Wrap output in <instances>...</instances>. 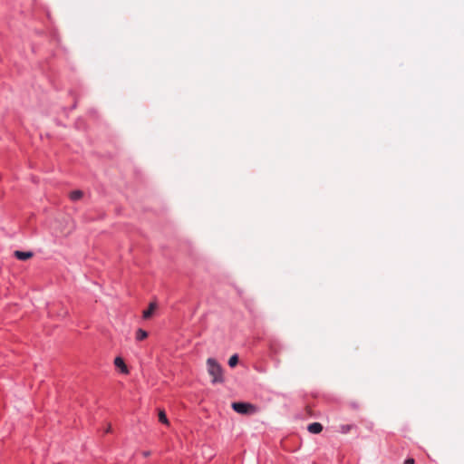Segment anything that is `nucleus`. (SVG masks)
<instances>
[{
  "instance_id": "obj_1",
  "label": "nucleus",
  "mask_w": 464,
  "mask_h": 464,
  "mask_svg": "<svg viewBox=\"0 0 464 464\" xmlns=\"http://www.w3.org/2000/svg\"><path fill=\"white\" fill-rule=\"evenodd\" d=\"M207 370L208 373L212 377L211 382L213 384L224 382L223 368L216 359L208 358L207 360Z\"/></svg>"
},
{
  "instance_id": "obj_2",
  "label": "nucleus",
  "mask_w": 464,
  "mask_h": 464,
  "mask_svg": "<svg viewBox=\"0 0 464 464\" xmlns=\"http://www.w3.org/2000/svg\"><path fill=\"white\" fill-rule=\"evenodd\" d=\"M232 408L235 411H237L238 413L246 414V413H248L250 410H253L254 407L252 404H249V403L233 402Z\"/></svg>"
},
{
  "instance_id": "obj_3",
  "label": "nucleus",
  "mask_w": 464,
  "mask_h": 464,
  "mask_svg": "<svg viewBox=\"0 0 464 464\" xmlns=\"http://www.w3.org/2000/svg\"><path fill=\"white\" fill-rule=\"evenodd\" d=\"M307 430L310 433L318 434L323 430V425L319 422H313L308 425Z\"/></svg>"
},
{
  "instance_id": "obj_4",
  "label": "nucleus",
  "mask_w": 464,
  "mask_h": 464,
  "mask_svg": "<svg viewBox=\"0 0 464 464\" xmlns=\"http://www.w3.org/2000/svg\"><path fill=\"white\" fill-rule=\"evenodd\" d=\"M114 364L117 368H119L121 372L123 373H128L129 372V370L123 361L122 358L121 357H116L115 360H114Z\"/></svg>"
},
{
  "instance_id": "obj_5",
  "label": "nucleus",
  "mask_w": 464,
  "mask_h": 464,
  "mask_svg": "<svg viewBox=\"0 0 464 464\" xmlns=\"http://www.w3.org/2000/svg\"><path fill=\"white\" fill-rule=\"evenodd\" d=\"M14 256L19 259V260H27V259H30L32 256H33V253L32 252H24V251H19V250H16L14 251Z\"/></svg>"
},
{
  "instance_id": "obj_6",
  "label": "nucleus",
  "mask_w": 464,
  "mask_h": 464,
  "mask_svg": "<svg viewBox=\"0 0 464 464\" xmlns=\"http://www.w3.org/2000/svg\"><path fill=\"white\" fill-rule=\"evenodd\" d=\"M156 308L157 304L155 302L150 303L149 308L143 312L142 317L146 320L149 319L152 315Z\"/></svg>"
},
{
  "instance_id": "obj_7",
  "label": "nucleus",
  "mask_w": 464,
  "mask_h": 464,
  "mask_svg": "<svg viewBox=\"0 0 464 464\" xmlns=\"http://www.w3.org/2000/svg\"><path fill=\"white\" fill-rule=\"evenodd\" d=\"M83 196V192L82 190H73L70 193L69 197L71 200L77 201L81 199Z\"/></svg>"
},
{
  "instance_id": "obj_8",
  "label": "nucleus",
  "mask_w": 464,
  "mask_h": 464,
  "mask_svg": "<svg viewBox=\"0 0 464 464\" xmlns=\"http://www.w3.org/2000/svg\"><path fill=\"white\" fill-rule=\"evenodd\" d=\"M148 337V333L143 329H138L136 332V340L142 341Z\"/></svg>"
},
{
  "instance_id": "obj_9",
  "label": "nucleus",
  "mask_w": 464,
  "mask_h": 464,
  "mask_svg": "<svg viewBox=\"0 0 464 464\" xmlns=\"http://www.w3.org/2000/svg\"><path fill=\"white\" fill-rule=\"evenodd\" d=\"M159 420L165 425H169V421L164 410H159Z\"/></svg>"
},
{
  "instance_id": "obj_10",
  "label": "nucleus",
  "mask_w": 464,
  "mask_h": 464,
  "mask_svg": "<svg viewBox=\"0 0 464 464\" xmlns=\"http://www.w3.org/2000/svg\"><path fill=\"white\" fill-rule=\"evenodd\" d=\"M238 363V356L237 354L232 355L228 360V365L235 367Z\"/></svg>"
},
{
  "instance_id": "obj_11",
  "label": "nucleus",
  "mask_w": 464,
  "mask_h": 464,
  "mask_svg": "<svg viewBox=\"0 0 464 464\" xmlns=\"http://www.w3.org/2000/svg\"><path fill=\"white\" fill-rule=\"evenodd\" d=\"M353 428L352 424H345L340 426V431L343 434L350 432V430Z\"/></svg>"
},
{
  "instance_id": "obj_12",
  "label": "nucleus",
  "mask_w": 464,
  "mask_h": 464,
  "mask_svg": "<svg viewBox=\"0 0 464 464\" xmlns=\"http://www.w3.org/2000/svg\"><path fill=\"white\" fill-rule=\"evenodd\" d=\"M404 464H414V459H407L404 461Z\"/></svg>"
},
{
  "instance_id": "obj_13",
  "label": "nucleus",
  "mask_w": 464,
  "mask_h": 464,
  "mask_svg": "<svg viewBox=\"0 0 464 464\" xmlns=\"http://www.w3.org/2000/svg\"><path fill=\"white\" fill-rule=\"evenodd\" d=\"M142 455L147 458V457H149L150 455V451H149V450L148 451H143Z\"/></svg>"
},
{
  "instance_id": "obj_14",
  "label": "nucleus",
  "mask_w": 464,
  "mask_h": 464,
  "mask_svg": "<svg viewBox=\"0 0 464 464\" xmlns=\"http://www.w3.org/2000/svg\"><path fill=\"white\" fill-rule=\"evenodd\" d=\"M111 424H109L105 430V432H111Z\"/></svg>"
}]
</instances>
